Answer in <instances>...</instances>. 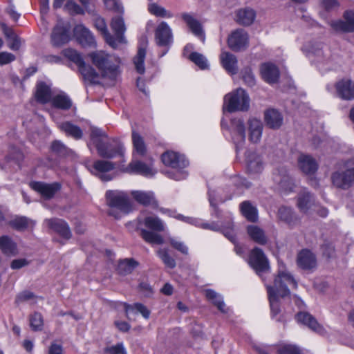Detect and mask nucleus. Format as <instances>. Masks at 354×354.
Returning <instances> with one entry per match:
<instances>
[{
	"instance_id": "obj_1",
	"label": "nucleus",
	"mask_w": 354,
	"mask_h": 354,
	"mask_svg": "<svg viewBox=\"0 0 354 354\" xmlns=\"http://www.w3.org/2000/svg\"><path fill=\"white\" fill-rule=\"evenodd\" d=\"M289 286L296 288L297 283L286 270L285 265L281 262H279L278 274L275 277L273 283L266 285L272 317L277 316L280 311L279 305V298H283L290 295V290L288 288Z\"/></svg>"
},
{
	"instance_id": "obj_2",
	"label": "nucleus",
	"mask_w": 354,
	"mask_h": 354,
	"mask_svg": "<svg viewBox=\"0 0 354 354\" xmlns=\"http://www.w3.org/2000/svg\"><path fill=\"white\" fill-rule=\"evenodd\" d=\"M137 220L140 235L147 243L158 245L164 243L162 236L155 232H162L165 230L164 223L158 217L142 213Z\"/></svg>"
},
{
	"instance_id": "obj_3",
	"label": "nucleus",
	"mask_w": 354,
	"mask_h": 354,
	"mask_svg": "<svg viewBox=\"0 0 354 354\" xmlns=\"http://www.w3.org/2000/svg\"><path fill=\"white\" fill-rule=\"evenodd\" d=\"M91 139L95 145L98 154L105 158H113L117 155H122L123 145L116 139L109 140L102 129L92 128Z\"/></svg>"
},
{
	"instance_id": "obj_4",
	"label": "nucleus",
	"mask_w": 354,
	"mask_h": 354,
	"mask_svg": "<svg viewBox=\"0 0 354 354\" xmlns=\"http://www.w3.org/2000/svg\"><path fill=\"white\" fill-rule=\"evenodd\" d=\"M88 56L104 78L114 80L119 75L120 62L118 57L102 50L93 52Z\"/></svg>"
},
{
	"instance_id": "obj_5",
	"label": "nucleus",
	"mask_w": 354,
	"mask_h": 354,
	"mask_svg": "<svg viewBox=\"0 0 354 354\" xmlns=\"http://www.w3.org/2000/svg\"><path fill=\"white\" fill-rule=\"evenodd\" d=\"M107 205L111 207L109 214L118 219L121 214L131 212L132 205L128 194L120 190H108L105 194Z\"/></svg>"
},
{
	"instance_id": "obj_6",
	"label": "nucleus",
	"mask_w": 354,
	"mask_h": 354,
	"mask_svg": "<svg viewBox=\"0 0 354 354\" xmlns=\"http://www.w3.org/2000/svg\"><path fill=\"white\" fill-rule=\"evenodd\" d=\"M162 161L166 166L170 167L174 171H167L169 177L176 180L185 179L187 173L185 170L189 162L183 155L174 151H167L162 155Z\"/></svg>"
},
{
	"instance_id": "obj_7",
	"label": "nucleus",
	"mask_w": 354,
	"mask_h": 354,
	"mask_svg": "<svg viewBox=\"0 0 354 354\" xmlns=\"http://www.w3.org/2000/svg\"><path fill=\"white\" fill-rule=\"evenodd\" d=\"M250 107V97L245 90L237 88L224 97L223 109L230 113L246 111Z\"/></svg>"
},
{
	"instance_id": "obj_8",
	"label": "nucleus",
	"mask_w": 354,
	"mask_h": 354,
	"mask_svg": "<svg viewBox=\"0 0 354 354\" xmlns=\"http://www.w3.org/2000/svg\"><path fill=\"white\" fill-rule=\"evenodd\" d=\"M176 218L178 220L182 221L183 222L192 224L196 227L205 229V230H210L212 231H220L221 229L223 230V233L225 237H227L230 241L234 243L236 241V237L233 231V224L231 221L228 222L227 225H220L216 222L207 223L203 221L201 219L198 218L188 217L185 216L182 214H177Z\"/></svg>"
},
{
	"instance_id": "obj_9",
	"label": "nucleus",
	"mask_w": 354,
	"mask_h": 354,
	"mask_svg": "<svg viewBox=\"0 0 354 354\" xmlns=\"http://www.w3.org/2000/svg\"><path fill=\"white\" fill-rule=\"evenodd\" d=\"M307 56L320 69L330 70L334 66L330 50L327 48L324 50L320 44L312 45L308 50Z\"/></svg>"
},
{
	"instance_id": "obj_10",
	"label": "nucleus",
	"mask_w": 354,
	"mask_h": 354,
	"mask_svg": "<svg viewBox=\"0 0 354 354\" xmlns=\"http://www.w3.org/2000/svg\"><path fill=\"white\" fill-rule=\"evenodd\" d=\"M333 184L341 189H348L354 184V159L346 161L342 168L332 175Z\"/></svg>"
},
{
	"instance_id": "obj_11",
	"label": "nucleus",
	"mask_w": 354,
	"mask_h": 354,
	"mask_svg": "<svg viewBox=\"0 0 354 354\" xmlns=\"http://www.w3.org/2000/svg\"><path fill=\"white\" fill-rule=\"evenodd\" d=\"M227 45L233 51L244 50L249 45V35L248 32L242 28L232 31L228 36Z\"/></svg>"
},
{
	"instance_id": "obj_12",
	"label": "nucleus",
	"mask_w": 354,
	"mask_h": 354,
	"mask_svg": "<svg viewBox=\"0 0 354 354\" xmlns=\"http://www.w3.org/2000/svg\"><path fill=\"white\" fill-rule=\"evenodd\" d=\"M248 262L258 274L270 269L268 259L263 250L259 248H255L251 251Z\"/></svg>"
},
{
	"instance_id": "obj_13",
	"label": "nucleus",
	"mask_w": 354,
	"mask_h": 354,
	"mask_svg": "<svg viewBox=\"0 0 354 354\" xmlns=\"http://www.w3.org/2000/svg\"><path fill=\"white\" fill-rule=\"evenodd\" d=\"M245 165L248 173L252 175L261 174L265 167L262 156L255 151H248L245 153Z\"/></svg>"
},
{
	"instance_id": "obj_14",
	"label": "nucleus",
	"mask_w": 354,
	"mask_h": 354,
	"mask_svg": "<svg viewBox=\"0 0 354 354\" xmlns=\"http://www.w3.org/2000/svg\"><path fill=\"white\" fill-rule=\"evenodd\" d=\"M334 95L344 100H354V82L349 78H343L336 82Z\"/></svg>"
},
{
	"instance_id": "obj_15",
	"label": "nucleus",
	"mask_w": 354,
	"mask_h": 354,
	"mask_svg": "<svg viewBox=\"0 0 354 354\" xmlns=\"http://www.w3.org/2000/svg\"><path fill=\"white\" fill-rule=\"evenodd\" d=\"M128 172L136 173L145 176H152L156 173L153 168V160L149 157L147 162H144L136 158L133 160L127 168Z\"/></svg>"
},
{
	"instance_id": "obj_16",
	"label": "nucleus",
	"mask_w": 354,
	"mask_h": 354,
	"mask_svg": "<svg viewBox=\"0 0 354 354\" xmlns=\"http://www.w3.org/2000/svg\"><path fill=\"white\" fill-rule=\"evenodd\" d=\"M44 224L53 232L59 234L65 239H69L71 237V231L68 223L60 218H53L45 219Z\"/></svg>"
},
{
	"instance_id": "obj_17",
	"label": "nucleus",
	"mask_w": 354,
	"mask_h": 354,
	"mask_svg": "<svg viewBox=\"0 0 354 354\" xmlns=\"http://www.w3.org/2000/svg\"><path fill=\"white\" fill-rule=\"evenodd\" d=\"M74 36L83 47L94 48L96 46L95 39L91 31L82 24L75 26Z\"/></svg>"
},
{
	"instance_id": "obj_18",
	"label": "nucleus",
	"mask_w": 354,
	"mask_h": 354,
	"mask_svg": "<svg viewBox=\"0 0 354 354\" xmlns=\"http://www.w3.org/2000/svg\"><path fill=\"white\" fill-rule=\"evenodd\" d=\"M115 167V164L108 160H97L93 164V173L102 181L106 182L114 178L113 174H109Z\"/></svg>"
},
{
	"instance_id": "obj_19",
	"label": "nucleus",
	"mask_w": 354,
	"mask_h": 354,
	"mask_svg": "<svg viewBox=\"0 0 354 354\" xmlns=\"http://www.w3.org/2000/svg\"><path fill=\"white\" fill-rule=\"evenodd\" d=\"M31 188L41 194L46 199L51 198L55 193L60 189L61 185L58 183L48 184L42 182H32L30 184Z\"/></svg>"
},
{
	"instance_id": "obj_20",
	"label": "nucleus",
	"mask_w": 354,
	"mask_h": 354,
	"mask_svg": "<svg viewBox=\"0 0 354 354\" xmlns=\"http://www.w3.org/2000/svg\"><path fill=\"white\" fill-rule=\"evenodd\" d=\"M248 126L250 141L253 143H258L260 142L263 129L262 122L257 118H252L248 120Z\"/></svg>"
},
{
	"instance_id": "obj_21",
	"label": "nucleus",
	"mask_w": 354,
	"mask_h": 354,
	"mask_svg": "<svg viewBox=\"0 0 354 354\" xmlns=\"http://www.w3.org/2000/svg\"><path fill=\"white\" fill-rule=\"evenodd\" d=\"M297 264L304 270H312L317 266L315 255L309 250H302L297 255Z\"/></svg>"
},
{
	"instance_id": "obj_22",
	"label": "nucleus",
	"mask_w": 354,
	"mask_h": 354,
	"mask_svg": "<svg viewBox=\"0 0 354 354\" xmlns=\"http://www.w3.org/2000/svg\"><path fill=\"white\" fill-rule=\"evenodd\" d=\"M156 39L158 45L160 46H165L171 43V30L166 22H162L156 28Z\"/></svg>"
},
{
	"instance_id": "obj_23",
	"label": "nucleus",
	"mask_w": 354,
	"mask_h": 354,
	"mask_svg": "<svg viewBox=\"0 0 354 354\" xmlns=\"http://www.w3.org/2000/svg\"><path fill=\"white\" fill-rule=\"evenodd\" d=\"M232 138L234 144L238 146L242 145L245 140V127L241 119L232 120Z\"/></svg>"
},
{
	"instance_id": "obj_24",
	"label": "nucleus",
	"mask_w": 354,
	"mask_h": 354,
	"mask_svg": "<svg viewBox=\"0 0 354 354\" xmlns=\"http://www.w3.org/2000/svg\"><path fill=\"white\" fill-rule=\"evenodd\" d=\"M264 120L269 128L278 129L282 126L283 118L281 113L277 110L270 109L264 113Z\"/></svg>"
},
{
	"instance_id": "obj_25",
	"label": "nucleus",
	"mask_w": 354,
	"mask_h": 354,
	"mask_svg": "<svg viewBox=\"0 0 354 354\" xmlns=\"http://www.w3.org/2000/svg\"><path fill=\"white\" fill-rule=\"evenodd\" d=\"M182 17L189 27L191 32L203 42H204L205 36L201 23L193 16L187 13L183 14Z\"/></svg>"
},
{
	"instance_id": "obj_26",
	"label": "nucleus",
	"mask_w": 354,
	"mask_h": 354,
	"mask_svg": "<svg viewBox=\"0 0 354 354\" xmlns=\"http://www.w3.org/2000/svg\"><path fill=\"white\" fill-rule=\"evenodd\" d=\"M262 78L268 83H275L279 77V71L273 64L265 63L261 66Z\"/></svg>"
},
{
	"instance_id": "obj_27",
	"label": "nucleus",
	"mask_w": 354,
	"mask_h": 354,
	"mask_svg": "<svg viewBox=\"0 0 354 354\" xmlns=\"http://www.w3.org/2000/svg\"><path fill=\"white\" fill-rule=\"evenodd\" d=\"M220 59L222 66L227 73L234 75L238 72V61L235 55L229 52L223 51L221 53Z\"/></svg>"
},
{
	"instance_id": "obj_28",
	"label": "nucleus",
	"mask_w": 354,
	"mask_h": 354,
	"mask_svg": "<svg viewBox=\"0 0 354 354\" xmlns=\"http://www.w3.org/2000/svg\"><path fill=\"white\" fill-rule=\"evenodd\" d=\"M298 165L300 169L306 174H314L318 165L315 160L310 156L301 154L298 158Z\"/></svg>"
},
{
	"instance_id": "obj_29",
	"label": "nucleus",
	"mask_w": 354,
	"mask_h": 354,
	"mask_svg": "<svg viewBox=\"0 0 354 354\" xmlns=\"http://www.w3.org/2000/svg\"><path fill=\"white\" fill-rule=\"evenodd\" d=\"M278 218L286 223L290 227L295 226L299 221L297 216L295 214L292 209L288 207H281L277 213Z\"/></svg>"
},
{
	"instance_id": "obj_30",
	"label": "nucleus",
	"mask_w": 354,
	"mask_h": 354,
	"mask_svg": "<svg viewBox=\"0 0 354 354\" xmlns=\"http://www.w3.org/2000/svg\"><path fill=\"white\" fill-rule=\"evenodd\" d=\"M273 179L286 192H290L293 190L295 185L286 170L281 172L279 171L277 173H274Z\"/></svg>"
},
{
	"instance_id": "obj_31",
	"label": "nucleus",
	"mask_w": 354,
	"mask_h": 354,
	"mask_svg": "<svg viewBox=\"0 0 354 354\" xmlns=\"http://www.w3.org/2000/svg\"><path fill=\"white\" fill-rule=\"evenodd\" d=\"M296 319L298 322L307 326L311 330L322 333L324 330L323 328L318 324L317 320L309 313L306 312H301L297 313Z\"/></svg>"
},
{
	"instance_id": "obj_32",
	"label": "nucleus",
	"mask_w": 354,
	"mask_h": 354,
	"mask_svg": "<svg viewBox=\"0 0 354 354\" xmlns=\"http://www.w3.org/2000/svg\"><path fill=\"white\" fill-rule=\"evenodd\" d=\"M111 27L116 37L115 42L125 43L124 34L126 31V27L123 18L122 17H113L111 20Z\"/></svg>"
},
{
	"instance_id": "obj_33",
	"label": "nucleus",
	"mask_w": 354,
	"mask_h": 354,
	"mask_svg": "<svg viewBox=\"0 0 354 354\" xmlns=\"http://www.w3.org/2000/svg\"><path fill=\"white\" fill-rule=\"evenodd\" d=\"M131 195L139 203L144 205H151L154 207L158 206V203L154 194L151 192L133 191Z\"/></svg>"
},
{
	"instance_id": "obj_34",
	"label": "nucleus",
	"mask_w": 354,
	"mask_h": 354,
	"mask_svg": "<svg viewBox=\"0 0 354 354\" xmlns=\"http://www.w3.org/2000/svg\"><path fill=\"white\" fill-rule=\"evenodd\" d=\"M0 249L7 256H16L19 253L17 244L6 235L0 236Z\"/></svg>"
},
{
	"instance_id": "obj_35",
	"label": "nucleus",
	"mask_w": 354,
	"mask_h": 354,
	"mask_svg": "<svg viewBox=\"0 0 354 354\" xmlns=\"http://www.w3.org/2000/svg\"><path fill=\"white\" fill-rule=\"evenodd\" d=\"M313 205L314 198L313 195L306 189L302 190L297 198V207L299 210L306 213Z\"/></svg>"
},
{
	"instance_id": "obj_36",
	"label": "nucleus",
	"mask_w": 354,
	"mask_h": 354,
	"mask_svg": "<svg viewBox=\"0 0 354 354\" xmlns=\"http://www.w3.org/2000/svg\"><path fill=\"white\" fill-rule=\"evenodd\" d=\"M132 142L133 145V157H145L147 155V147L140 135L135 131L132 132Z\"/></svg>"
},
{
	"instance_id": "obj_37",
	"label": "nucleus",
	"mask_w": 354,
	"mask_h": 354,
	"mask_svg": "<svg viewBox=\"0 0 354 354\" xmlns=\"http://www.w3.org/2000/svg\"><path fill=\"white\" fill-rule=\"evenodd\" d=\"M206 298L214 304L218 310L223 313L228 312V308L226 307L224 303L223 297L212 289H207L205 290Z\"/></svg>"
},
{
	"instance_id": "obj_38",
	"label": "nucleus",
	"mask_w": 354,
	"mask_h": 354,
	"mask_svg": "<svg viewBox=\"0 0 354 354\" xmlns=\"http://www.w3.org/2000/svg\"><path fill=\"white\" fill-rule=\"evenodd\" d=\"M255 17V12L252 9L242 8L237 11L236 21L241 25L250 26L254 22Z\"/></svg>"
},
{
	"instance_id": "obj_39",
	"label": "nucleus",
	"mask_w": 354,
	"mask_h": 354,
	"mask_svg": "<svg viewBox=\"0 0 354 354\" xmlns=\"http://www.w3.org/2000/svg\"><path fill=\"white\" fill-rule=\"evenodd\" d=\"M68 40V35L66 28L60 25H57L51 34V42L53 45L61 46Z\"/></svg>"
},
{
	"instance_id": "obj_40",
	"label": "nucleus",
	"mask_w": 354,
	"mask_h": 354,
	"mask_svg": "<svg viewBox=\"0 0 354 354\" xmlns=\"http://www.w3.org/2000/svg\"><path fill=\"white\" fill-rule=\"evenodd\" d=\"M50 88L44 82H39L36 86L35 97L37 102L46 104L51 99Z\"/></svg>"
},
{
	"instance_id": "obj_41",
	"label": "nucleus",
	"mask_w": 354,
	"mask_h": 354,
	"mask_svg": "<svg viewBox=\"0 0 354 354\" xmlns=\"http://www.w3.org/2000/svg\"><path fill=\"white\" fill-rule=\"evenodd\" d=\"M96 28L101 32L106 41L113 48H116V42L115 38L109 33L106 22L103 18L98 17L95 21Z\"/></svg>"
},
{
	"instance_id": "obj_42",
	"label": "nucleus",
	"mask_w": 354,
	"mask_h": 354,
	"mask_svg": "<svg viewBox=\"0 0 354 354\" xmlns=\"http://www.w3.org/2000/svg\"><path fill=\"white\" fill-rule=\"evenodd\" d=\"M59 128L61 131L64 132L66 136H71L74 139L79 140L82 137L83 133L81 129L70 122L59 124Z\"/></svg>"
},
{
	"instance_id": "obj_43",
	"label": "nucleus",
	"mask_w": 354,
	"mask_h": 354,
	"mask_svg": "<svg viewBox=\"0 0 354 354\" xmlns=\"http://www.w3.org/2000/svg\"><path fill=\"white\" fill-rule=\"evenodd\" d=\"M9 225L17 230H24L32 228L35 222L26 216H17L9 222Z\"/></svg>"
},
{
	"instance_id": "obj_44",
	"label": "nucleus",
	"mask_w": 354,
	"mask_h": 354,
	"mask_svg": "<svg viewBox=\"0 0 354 354\" xmlns=\"http://www.w3.org/2000/svg\"><path fill=\"white\" fill-rule=\"evenodd\" d=\"M248 233L250 237L257 243L265 245L267 243V237L262 229L255 225L248 227Z\"/></svg>"
},
{
	"instance_id": "obj_45",
	"label": "nucleus",
	"mask_w": 354,
	"mask_h": 354,
	"mask_svg": "<svg viewBox=\"0 0 354 354\" xmlns=\"http://www.w3.org/2000/svg\"><path fill=\"white\" fill-rule=\"evenodd\" d=\"M242 214L249 221L254 222L257 220V210L249 201H243L240 205Z\"/></svg>"
},
{
	"instance_id": "obj_46",
	"label": "nucleus",
	"mask_w": 354,
	"mask_h": 354,
	"mask_svg": "<svg viewBox=\"0 0 354 354\" xmlns=\"http://www.w3.org/2000/svg\"><path fill=\"white\" fill-rule=\"evenodd\" d=\"M79 70L86 80L91 83H97L98 82V73L91 66L86 65L85 62L79 68Z\"/></svg>"
},
{
	"instance_id": "obj_47",
	"label": "nucleus",
	"mask_w": 354,
	"mask_h": 354,
	"mask_svg": "<svg viewBox=\"0 0 354 354\" xmlns=\"http://www.w3.org/2000/svg\"><path fill=\"white\" fill-rule=\"evenodd\" d=\"M53 105L61 109H69L72 106V102L69 97L65 94H59L52 100Z\"/></svg>"
},
{
	"instance_id": "obj_48",
	"label": "nucleus",
	"mask_w": 354,
	"mask_h": 354,
	"mask_svg": "<svg viewBox=\"0 0 354 354\" xmlns=\"http://www.w3.org/2000/svg\"><path fill=\"white\" fill-rule=\"evenodd\" d=\"M146 50L145 48H139L137 55L133 58V64L136 71L140 74H143L145 71V59Z\"/></svg>"
},
{
	"instance_id": "obj_49",
	"label": "nucleus",
	"mask_w": 354,
	"mask_h": 354,
	"mask_svg": "<svg viewBox=\"0 0 354 354\" xmlns=\"http://www.w3.org/2000/svg\"><path fill=\"white\" fill-rule=\"evenodd\" d=\"M156 254L167 267L169 268H174L176 267V261L170 256L167 249H159L157 250Z\"/></svg>"
},
{
	"instance_id": "obj_50",
	"label": "nucleus",
	"mask_w": 354,
	"mask_h": 354,
	"mask_svg": "<svg viewBox=\"0 0 354 354\" xmlns=\"http://www.w3.org/2000/svg\"><path fill=\"white\" fill-rule=\"evenodd\" d=\"M189 59L193 62L196 66H198L201 69H206L208 68L209 64L207 59L206 57L197 52H193L189 56Z\"/></svg>"
},
{
	"instance_id": "obj_51",
	"label": "nucleus",
	"mask_w": 354,
	"mask_h": 354,
	"mask_svg": "<svg viewBox=\"0 0 354 354\" xmlns=\"http://www.w3.org/2000/svg\"><path fill=\"white\" fill-rule=\"evenodd\" d=\"M30 325L32 330L40 331L43 328L44 319L41 313L35 312L30 316Z\"/></svg>"
},
{
	"instance_id": "obj_52",
	"label": "nucleus",
	"mask_w": 354,
	"mask_h": 354,
	"mask_svg": "<svg viewBox=\"0 0 354 354\" xmlns=\"http://www.w3.org/2000/svg\"><path fill=\"white\" fill-rule=\"evenodd\" d=\"M137 265V262L133 259H124L120 262L118 271L121 274H127L131 273Z\"/></svg>"
},
{
	"instance_id": "obj_53",
	"label": "nucleus",
	"mask_w": 354,
	"mask_h": 354,
	"mask_svg": "<svg viewBox=\"0 0 354 354\" xmlns=\"http://www.w3.org/2000/svg\"><path fill=\"white\" fill-rule=\"evenodd\" d=\"M331 28L336 32H351V28L344 19L343 20H332L329 22Z\"/></svg>"
},
{
	"instance_id": "obj_54",
	"label": "nucleus",
	"mask_w": 354,
	"mask_h": 354,
	"mask_svg": "<svg viewBox=\"0 0 354 354\" xmlns=\"http://www.w3.org/2000/svg\"><path fill=\"white\" fill-rule=\"evenodd\" d=\"M126 313L128 314L129 311L133 309L136 310L137 312L140 313L145 319H148L150 315V311L145 306L140 303H136L133 306L124 304Z\"/></svg>"
},
{
	"instance_id": "obj_55",
	"label": "nucleus",
	"mask_w": 354,
	"mask_h": 354,
	"mask_svg": "<svg viewBox=\"0 0 354 354\" xmlns=\"http://www.w3.org/2000/svg\"><path fill=\"white\" fill-rule=\"evenodd\" d=\"M64 55L66 57L75 63L80 68L83 64L84 60L82 56L74 49L68 48L64 50Z\"/></svg>"
},
{
	"instance_id": "obj_56",
	"label": "nucleus",
	"mask_w": 354,
	"mask_h": 354,
	"mask_svg": "<svg viewBox=\"0 0 354 354\" xmlns=\"http://www.w3.org/2000/svg\"><path fill=\"white\" fill-rule=\"evenodd\" d=\"M277 353L278 354H303L301 350L293 344H285L281 346Z\"/></svg>"
},
{
	"instance_id": "obj_57",
	"label": "nucleus",
	"mask_w": 354,
	"mask_h": 354,
	"mask_svg": "<svg viewBox=\"0 0 354 354\" xmlns=\"http://www.w3.org/2000/svg\"><path fill=\"white\" fill-rule=\"evenodd\" d=\"M149 11L152 15H154L157 17H171V15L167 14V10L163 8L162 7H160L158 6L156 3H151L149 6Z\"/></svg>"
},
{
	"instance_id": "obj_58",
	"label": "nucleus",
	"mask_w": 354,
	"mask_h": 354,
	"mask_svg": "<svg viewBox=\"0 0 354 354\" xmlns=\"http://www.w3.org/2000/svg\"><path fill=\"white\" fill-rule=\"evenodd\" d=\"M64 9L71 15H83L84 13V9L73 1H68Z\"/></svg>"
},
{
	"instance_id": "obj_59",
	"label": "nucleus",
	"mask_w": 354,
	"mask_h": 354,
	"mask_svg": "<svg viewBox=\"0 0 354 354\" xmlns=\"http://www.w3.org/2000/svg\"><path fill=\"white\" fill-rule=\"evenodd\" d=\"M104 4L107 9L118 13L124 12L123 7L119 0H104Z\"/></svg>"
},
{
	"instance_id": "obj_60",
	"label": "nucleus",
	"mask_w": 354,
	"mask_h": 354,
	"mask_svg": "<svg viewBox=\"0 0 354 354\" xmlns=\"http://www.w3.org/2000/svg\"><path fill=\"white\" fill-rule=\"evenodd\" d=\"M169 243L171 245L184 254H188V248L187 245L181 241H177L174 238L169 239Z\"/></svg>"
},
{
	"instance_id": "obj_61",
	"label": "nucleus",
	"mask_w": 354,
	"mask_h": 354,
	"mask_svg": "<svg viewBox=\"0 0 354 354\" xmlns=\"http://www.w3.org/2000/svg\"><path fill=\"white\" fill-rule=\"evenodd\" d=\"M51 149L53 151L59 155H65L68 152L67 147L62 142L58 140H55L52 143Z\"/></svg>"
},
{
	"instance_id": "obj_62",
	"label": "nucleus",
	"mask_w": 354,
	"mask_h": 354,
	"mask_svg": "<svg viewBox=\"0 0 354 354\" xmlns=\"http://www.w3.org/2000/svg\"><path fill=\"white\" fill-rule=\"evenodd\" d=\"M104 351L109 354H127L122 343H119L115 346L107 347L105 348Z\"/></svg>"
},
{
	"instance_id": "obj_63",
	"label": "nucleus",
	"mask_w": 354,
	"mask_h": 354,
	"mask_svg": "<svg viewBox=\"0 0 354 354\" xmlns=\"http://www.w3.org/2000/svg\"><path fill=\"white\" fill-rule=\"evenodd\" d=\"M37 298L32 292L30 291H24L17 297V301L24 302L27 301L35 300Z\"/></svg>"
},
{
	"instance_id": "obj_64",
	"label": "nucleus",
	"mask_w": 354,
	"mask_h": 354,
	"mask_svg": "<svg viewBox=\"0 0 354 354\" xmlns=\"http://www.w3.org/2000/svg\"><path fill=\"white\" fill-rule=\"evenodd\" d=\"M343 18L346 20L351 32H354V11L346 10L343 15Z\"/></svg>"
}]
</instances>
